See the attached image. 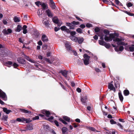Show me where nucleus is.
<instances>
[{
  "instance_id": "obj_1",
  "label": "nucleus",
  "mask_w": 134,
  "mask_h": 134,
  "mask_svg": "<svg viewBox=\"0 0 134 134\" xmlns=\"http://www.w3.org/2000/svg\"><path fill=\"white\" fill-rule=\"evenodd\" d=\"M119 36L118 34L114 33L110 34H105L104 36V40L106 41H111L113 39V41L114 42L113 44H112V46L115 47V50L118 51L116 47L118 45H122L125 46L127 44V43L122 42V39L121 38H117Z\"/></svg>"
},
{
  "instance_id": "obj_2",
  "label": "nucleus",
  "mask_w": 134,
  "mask_h": 134,
  "mask_svg": "<svg viewBox=\"0 0 134 134\" xmlns=\"http://www.w3.org/2000/svg\"><path fill=\"white\" fill-rule=\"evenodd\" d=\"M113 81H111L110 83H109L108 86V88L110 90L113 91L114 92L116 91V89L119 88V83L118 81L114 82V87L113 85Z\"/></svg>"
},
{
  "instance_id": "obj_3",
  "label": "nucleus",
  "mask_w": 134,
  "mask_h": 134,
  "mask_svg": "<svg viewBox=\"0 0 134 134\" xmlns=\"http://www.w3.org/2000/svg\"><path fill=\"white\" fill-rule=\"evenodd\" d=\"M60 29L62 31H65L68 34L70 33L71 35V36H74L76 33V32L74 31L70 32L69 29H68L66 26H64L61 27Z\"/></svg>"
},
{
  "instance_id": "obj_4",
  "label": "nucleus",
  "mask_w": 134,
  "mask_h": 134,
  "mask_svg": "<svg viewBox=\"0 0 134 134\" xmlns=\"http://www.w3.org/2000/svg\"><path fill=\"white\" fill-rule=\"evenodd\" d=\"M83 57L84 59H83V60L84 64L86 65H88L89 64V61L90 57L85 54L83 55Z\"/></svg>"
},
{
  "instance_id": "obj_5",
  "label": "nucleus",
  "mask_w": 134,
  "mask_h": 134,
  "mask_svg": "<svg viewBox=\"0 0 134 134\" xmlns=\"http://www.w3.org/2000/svg\"><path fill=\"white\" fill-rule=\"evenodd\" d=\"M52 20L54 23L57 24V25L60 27L62 25V23L61 21H60L58 18L56 17L53 18L52 19Z\"/></svg>"
},
{
  "instance_id": "obj_6",
  "label": "nucleus",
  "mask_w": 134,
  "mask_h": 134,
  "mask_svg": "<svg viewBox=\"0 0 134 134\" xmlns=\"http://www.w3.org/2000/svg\"><path fill=\"white\" fill-rule=\"evenodd\" d=\"M41 40L44 42H47L48 41V39L47 36L44 34H42Z\"/></svg>"
},
{
  "instance_id": "obj_7",
  "label": "nucleus",
  "mask_w": 134,
  "mask_h": 134,
  "mask_svg": "<svg viewBox=\"0 0 134 134\" xmlns=\"http://www.w3.org/2000/svg\"><path fill=\"white\" fill-rule=\"evenodd\" d=\"M125 49L128 51L133 52L134 51V44H132L131 46H129V48L126 47Z\"/></svg>"
},
{
  "instance_id": "obj_8",
  "label": "nucleus",
  "mask_w": 134,
  "mask_h": 134,
  "mask_svg": "<svg viewBox=\"0 0 134 134\" xmlns=\"http://www.w3.org/2000/svg\"><path fill=\"white\" fill-rule=\"evenodd\" d=\"M66 25L67 26L69 27L70 29H74V28L75 26V25L72 24V22L71 23H66Z\"/></svg>"
},
{
  "instance_id": "obj_9",
  "label": "nucleus",
  "mask_w": 134,
  "mask_h": 134,
  "mask_svg": "<svg viewBox=\"0 0 134 134\" xmlns=\"http://www.w3.org/2000/svg\"><path fill=\"white\" fill-rule=\"evenodd\" d=\"M68 72V71L66 70H62L60 71L59 72L61 73L65 78H67Z\"/></svg>"
},
{
  "instance_id": "obj_10",
  "label": "nucleus",
  "mask_w": 134,
  "mask_h": 134,
  "mask_svg": "<svg viewBox=\"0 0 134 134\" xmlns=\"http://www.w3.org/2000/svg\"><path fill=\"white\" fill-rule=\"evenodd\" d=\"M17 60L18 62L21 64H24L25 63V60L21 58H18L17 59Z\"/></svg>"
},
{
  "instance_id": "obj_11",
  "label": "nucleus",
  "mask_w": 134,
  "mask_h": 134,
  "mask_svg": "<svg viewBox=\"0 0 134 134\" xmlns=\"http://www.w3.org/2000/svg\"><path fill=\"white\" fill-rule=\"evenodd\" d=\"M65 46L68 50L71 51V48L69 43L68 42H66L65 43Z\"/></svg>"
},
{
  "instance_id": "obj_12",
  "label": "nucleus",
  "mask_w": 134,
  "mask_h": 134,
  "mask_svg": "<svg viewBox=\"0 0 134 134\" xmlns=\"http://www.w3.org/2000/svg\"><path fill=\"white\" fill-rule=\"evenodd\" d=\"M4 65L9 67H10L11 66H13V62L11 61H8L4 63Z\"/></svg>"
},
{
  "instance_id": "obj_13",
  "label": "nucleus",
  "mask_w": 134,
  "mask_h": 134,
  "mask_svg": "<svg viewBox=\"0 0 134 134\" xmlns=\"http://www.w3.org/2000/svg\"><path fill=\"white\" fill-rule=\"evenodd\" d=\"M70 38L72 41L76 42H77L78 37L74 36H70Z\"/></svg>"
},
{
  "instance_id": "obj_14",
  "label": "nucleus",
  "mask_w": 134,
  "mask_h": 134,
  "mask_svg": "<svg viewBox=\"0 0 134 134\" xmlns=\"http://www.w3.org/2000/svg\"><path fill=\"white\" fill-rule=\"evenodd\" d=\"M46 13L48 16L49 17H52L53 16L52 13L51 12L50 10L49 9H48L46 10Z\"/></svg>"
},
{
  "instance_id": "obj_15",
  "label": "nucleus",
  "mask_w": 134,
  "mask_h": 134,
  "mask_svg": "<svg viewBox=\"0 0 134 134\" xmlns=\"http://www.w3.org/2000/svg\"><path fill=\"white\" fill-rule=\"evenodd\" d=\"M63 134H67V131L68 129L65 127H63L62 129Z\"/></svg>"
},
{
  "instance_id": "obj_16",
  "label": "nucleus",
  "mask_w": 134,
  "mask_h": 134,
  "mask_svg": "<svg viewBox=\"0 0 134 134\" xmlns=\"http://www.w3.org/2000/svg\"><path fill=\"white\" fill-rule=\"evenodd\" d=\"M42 23L46 26H48L49 25V24L48 20L47 19H43L42 21Z\"/></svg>"
},
{
  "instance_id": "obj_17",
  "label": "nucleus",
  "mask_w": 134,
  "mask_h": 134,
  "mask_svg": "<svg viewBox=\"0 0 134 134\" xmlns=\"http://www.w3.org/2000/svg\"><path fill=\"white\" fill-rule=\"evenodd\" d=\"M84 41V39L82 37H78L77 42L79 44H81Z\"/></svg>"
},
{
  "instance_id": "obj_18",
  "label": "nucleus",
  "mask_w": 134,
  "mask_h": 134,
  "mask_svg": "<svg viewBox=\"0 0 134 134\" xmlns=\"http://www.w3.org/2000/svg\"><path fill=\"white\" fill-rule=\"evenodd\" d=\"M33 129V125L32 124L28 125L26 127V130H32Z\"/></svg>"
},
{
  "instance_id": "obj_19",
  "label": "nucleus",
  "mask_w": 134,
  "mask_h": 134,
  "mask_svg": "<svg viewBox=\"0 0 134 134\" xmlns=\"http://www.w3.org/2000/svg\"><path fill=\"white\" fill-rule=\"evenodd\" d=\"M24 56H25V58L27 59L28 61H29V62H31V63H35V61L34 60H32L31 59H30L29 57L27 56H26L25 55H24Z\"/></svg>"
},
{
  "instance_id": "obj_20",
  "label": "nucleus",
  "mask_w": 134,
  "mask_h": 134,
  "mask_svg": "<svg viewBox=\"0 0 134 134\" xmlns=\"http://www.w3.org/2000/svg\"><path fill=\"white\" fill-rule=\"evenodd\" d=\"M87 98L86 96H85L83 97H81V100L83 104H85L86 102Z\"/></svg>"
},
{
  "instance_id": "obj_21",
  "label": "nucleus",
  "mask_w": 134,
  "mask_h": 134,
  "mask_svg": "<svg viewBox=\"0 0 134 134\" xmlns=\"http://www.w3.org/2000/svg\"><path fill=\"white\" fill-rule=\"evenodd\" d=\"M3 111L5 112L7 114H9L11 111L9 110H8L7 108H3Z\"/></svg>"
},
{
  "instance_id": "obj_22",
  "label": "nucleus",
  "mask_w": 134,
  "mask_h": 134,
  "mask_svg": "<svg viewBox=\"0 0 134 134\" xmlns=\"http://www.w3.org/2000/svg\"><path fill=\"white\" fill-rule=\"evenodd\" d=\"M20 110L28 114H30L31 113V111L24 109H20Z\"/></svg>"
},
{
  "instance_id": "obj_23",
  "label": "nucleus",
  "mask_w": 134,
  "mask_h": 134,
  "mask_svg": "<svg viewBox=\"0 0 134 134\" xmlns=\"http://www.w3.org/2000/svg\"><path fill=\"white\" fill-rule=\"evenodd\" d=\"M22 27L21 25H18L17 26V28L15 31L16 32H19L21 30Z\"/></svg>"
},
{
  "instance_id": "obj_24",
  "label": "nucleus",
  "mask_w": 134,
  "mask_h": 134,
  "mask_svg": "<svg viewBox=\"0 0 134 134\" xmlns=\"http://www.w3.org/2000/svg\"><path fill=\"white\" fill-rule=\"evenodd\" d=\"M118 94L119 99L120 101L122 102L124 98L121 93H119Z\"/></svg>"
},
{
  "instance_id": "obj_25",
  "label": "nucleus",
  "mask_w": 134,
  "mask_h": 134,
  "mask_svg": "<svg viewBox=\"0 0 134 134\" xmlns=\"http://www.w3.org/2000/svg\"><path fill=\"white\" fill-rule=\"evenodd\" d=\"M51 7L53 9H55V6L54 2L49 3Z\"/></svg>"
},
{
  "instance_id": "obj_26",
  "label": "nucleus",
  "mask_w": 134,
  "mask_h": 134,
  "mask_svg": "<svg viewBox=\"0 0 134 134\" xmlns=\"http://www.w3.org/2000/svg\"><path fill=\"white\" fill-rule=\"evenodd\" d=\"M6 97V94L5 93H0V97L5 99Z\"/></svg>"
},
{
  "instance_id": "obj_27",
  "label": "nucleus",
  "mask_w": 134,
  "mask_h": 134,
  "mask_svg": "<svg viewBox=\"0 0 134 134\" xmlns=\"http://www.w3.org/2000/svg\"><path fill=\"white\" fill-rule=\"evenodd\" d=\"M14 20L15 22H19L20 21L19 18L16 16L14 17Z\"/></svg>"
},
{
  "instance_id": "obj_28",
  "label": "nucleus",
  "mask_w": 134,
  "mask_h": 134,
  "mask_svg": "<svg viewBox=\"0 0 134 134\" xmlns=\"http://www.w3.org/2000/svg\"><path fill=\"white\" fill-rule=\"evenodd\" d=\"M99 43L100 45L102 46H105L106 43L104 41L100 40L99 41Z\"/></svg>"
},
{
  "instance_id": "obj_29",
  "label": "nucleus",
  "mask_w": 134,
  "mask_h": 134,
  "mask_svg": "<svg viewBox=\"0 0 134 134\" xmlns=\"http://www.w3.org/2000/svg\"><path fill=\"white\" fill-rule=\"evenodd\" d=\"M63 118L64 120L67 121L69 122L70 119L69 117L66 116H63Z\"/></svg>"
},
{
  "instance_id": "obj_30",
  "label": "nucleus",
  "mask_w": 134,
  "mask_h": 134,
  "mask_svg": "<svg viewBox=\"0 0 134 134\" xmlns=\"http://www.w3.org/2000/svg\"><path fill=\"white\" fill-rule=\"evenodd\" d=\"M41 5L43 9H45L46 8V5L44 3H41Z\"/></svg>"
},
{
  "instance_id": "obj_31",
  "label": "nucleus",
  "mask_w": 134,
  "mask_h": 134,
  "mask_svg": "<svg viewBox=\"0 0 134 134\" xmlns=\"http://www.w3.org/2000/svg\"><path fill=\"white\" fill-rule=\"evenodd\" d=\"M76 31L78 33L81 34L82 33V30L80 28H78L76 30Z\"/></svg>"
},
{
  "instance_id": "obj_32",
  "label": "nucleus",
  "mask_w": 134,
  "mask_h": 134,
  "mask_svg": "<svg viewBox=\"0 0 134 134\" xmlns=\"http://www.w3.org/2000/svg\"><path fill=\"white\" fill-rule=\"evenodd\" d=\"M88 129L89 130H90L93 131H96L95 129L92 127H88Z\"/></svg>"
},
{
  "instance_id": "obj_33",
  "label": "nucleus",
  "mask_w": 134,
  "mask_h": 134,
  "mask_svg": "<svg viewBox=\"0 0 134 134\" xmlns=\"http://www.w3.org/2000/svg\"><path fill=\"white\" fill-rule=\"evenodd\" d=\"M127 5L128 7H130L132 6L133 4L131 3L130 2L127 4Z\"/></svg>"
},
{
  "instance_id": "obj_34",
  "label": "nucleus",
  "mask_w": 134,
  "mask_h": 134,
  "mask_svg": "<svg viewBox=\"0 0 134 134\" xmlns=\"http://www.w3.org/2000/svg\"><path fill=\"white\" fill-rule=\"evenodd\" d=\"M86 26L88 27H92V24L89 23H87L86 24Z\"/></svg>"
},
{
  "instance_id": "obj_35",
  "label": "nucleus",
  "mask_w": 134,
  "mask_h": 134,
  "mask_svg": "<svg viewBox=\"0 0 134 134\" xmlns=\"http://www.w3.org/2000/svg\"><path fill=\"white\" fill-rule=\"evenodd\" d=\"M72 24H73V25H77L79 24V22L73 21L72 22Z\"/></svg>"
},
{
  "instance_id": "obj_36",
  "label": "nucleus",
  "mask_w": 134,
  "mask_h": 134,
  "mask_svg": "<svg viewBox=\"0 0 134 134\" xmlns=\"http://www.w3.org/2000/svg\"><path fill=\"white\" fill-rule=\"evenodd\" d=\"M110 122L111 124H116V122L114 121L113 119L111 120L110 121Z\"/></svg>"
},
{
  "instance_id": "obj_37",
  "label": "nucleus",
  "mask_w": 134,
  "mask_h": 134,
  "mask_svg": "<svg viewBox=\"0 0 134 134\" xmlns=\"http://www.w3.org/2000/svg\"><path fill=\"white\" fill-rule=\"evenodd\" d=\"M41 3L39 1L36 2H35V4L37 6H39V5H41Z\"/></svg>"
},
{
  "instance_id": "obj_38",
  "label": "nucleus",
  "mask_w": 134,
  "mask_h": 134,
  "mask_svg": "<svg viewBox=\"0 0 134 134\" xmlns=\"http://www.w3.org/2000/svg\"><path fill=\"white\" fill-rule=\"evenodd\" d=\"M2 32L5 34H8V32H7V30L6 29L4 30Z\"/></svg>"
},
{
  "instance_id": "obj_39",
  "label": "nucleus",
  "mask_w": 134,
  "mask_h": 134,
  "mask_svg": "<svg viewBox=\"0 0 134 134\" xmlns=\"http://www.w3.org/2000/svg\"><path fill=\"white\" fill-rule=\"evenodd\" d=\"M13 65L14 66V68H16V67L19 66L18 65L15 63H14Z\"/></svg>"
},
{
  "instance_id": "obj_40",
  "label": "nucleus",
  "mask_w": 134,
  "mask_h": 134,
  "mask_svg": "<svg viewBox=\"0 0 134 134\" xmlns=\"http://www.w3.org/2000/svg\"><path fill=\"white\" fill-rule=\"evenodd\" d=\"M124 49V47L123 46H120L119 48V51H123Z\"/></svg>"
},
{
  "instance_id": "obj_41",
  "label": "nucleus",
  "mask_w": 134,
  "mask_h": 134,
  "mask_svg": "<svg viewBox=\"0 0 134 134\" xmlns=\"http://www.w3.org/2000/svg\"><path fill=\"white\" fill-rule=\"evenodd\" d=\"M25 121L26 122V123H27L31 121H32L30 120V119H25Z\"/></svg>"
},
{
  "instance_id": "obj_42",
  "label": "nucleus",
  "mask_w": 134,
  "mask_h": 134,
  "mask_svg": "<svg viewBox=\"0 0 134 134\" xmlns=\"http://www.w3.org/2000/svg\"><path fill=\"white\" fill-rule=\"evenodd\" d=\"M39 119V117L38 116H36L32 118V120H33L38 119Z\"/></svg>"
},
{
  "instance_id": "obj_43",
  "label": "nucleus",
  "mask_w": 134,
  "mask_h": 134,
  "mask_svg": "<svg viewBox=\"0 0 134 134\" xmlns=\"http://www.w3.org/2000/svg\"><path fill=\"white\" fill-rule=\"evenodd\" d=\"M100 30V29L98 27H96L94 29V31L95 32H98Z\"/></svg>"
},
{
  "instance_id": "obj_44",
  "label": "nucleus",
  "mask_w": 134,
  "mask_h": 134,
  "mask_svg": "<svg viewBox=\"0 0 134 134\" xmlns=\"http://www.w3.org/2000/svg\"><path fill=\"white\" fill-rule=\"evenodd\" d=\"M8 118V116L7 115H5L3 117V120H4L5 121H7V119Z\"/></svg>"
},
{
  "instance_id": "obj_45",
  "label": "nucleus",
  "mask_w": 134,
  "mask_h": 134,
  "mask_svg": "<svg viewBox=\"0 0 134 134\" xmlns=\"http://www.w3.org/2000/svg\"><path fill=\"white\" fill-rule=\"evenodd\" d=\"M45 113L47 117H48V115L50 114V113L49 111H45Z\"/></svg>"
},
{
  "instance_id": "obj_46",
  "label": "nucleus",
  "mask_w": 134,
  "mask_h": 134,
  "mask_svg": "<svg viewBox=\"0 0 134 134\" xmlns=\"http://www.w3.org/2000/svg\"><path fill=\"white\" fill-rule=\"evenodd\" d=\"M104 32L106 34H109V31L107 30H104Z\"/></svg>"
},
{
  "instance_id": "obj_47",
  "label": "nucleus",
  "mask_w": 134,
  "mask_h": 134,
  "mask_svg": "<svg viewBox=\"0 0 134 134\" xmlns=\"http://www.w3.org/2000/svg\"><path fill=\"white\" fill-rule=\"evenodd\" d=\"M45 60L50 64H51L52 63V62L48 59L46 58L45 59Z\"/></svg>"
},
{
  "instance_id": "obj_48",
  "label": "nucleus",
  "mask_w": 134,
  "mask_h": 134,
  "mask_svg": "<svg viewBox=\"0 0 134 134\" xmlns=\"http://www.w3.org/2000/svg\"><path fill=\"white\" fill-rule=\"evenodd\" d=\"M80 27L82 29H83L85 27V26L84 24H82L80 25Z\"/></svg>"
},
{
  "instance_id": "obj_49",
  "label": "nucleus",
  "mask_w": 134,
  "mask_h": 134,
  "mask_svg": "<svg viewBox=\"0 0 134 134\" xmlns=\"http://www.w3.org/2000/svg\"><path fill=\"white\" fill-rule=\"evenodd\" d=\"M60 28L59 27H55L54 28V30L55 32H57L59 30Z\"/></svg>"
},
{
  "instance_id": "obj_50",
  "label": "nucleus",
  "mask_w": 134,
  "mask_h": 134,
  "mask_svg": "<svg viewBox=\"0 0 134 134\" xmlns=\"http://www.w3.org/2000/svg\"><path fill=\"white\" fill-rule=\"evenodd\" d=\"M95 70L97 72H99L100 71V70L99 69L97 68H95Z\"/></svg>"
},
{
  "instance_id": "obj_51",
  "label": "nucleus",
  "mask_w": 134,
  "mask_h": 134,
  "mask_svg": "<svg viewBox=\"0 0 134 134\" xmlns=\"http://www.w3.org/2000/svg\"><path fill=\"white\" fill-rule=\"evenodd\" d=\"M106 48H108L110 46L109 44H107L105 43V45L104 46Z\"/></svg>"
},
{
  "instance_id": "obj_52",
  "label": "nucleus",
  "mask_w": 134,
  "mask_h": 134,
  "mask_svg": "<svg viewBox=\"0 0 134 134\" xmlns=\"http://www.w3.org/2000/svg\"><path fill=\"white\" fill-rule=\"evenodd\" d=\"M54 122L57 126H59V125L58 122L57 120H55L54 121Z\"/></svg>"
},
{
  "instance_id": "obj_53",
  "label": "nucleus",
  "mask_w": 134,
  "mask_h": 134,
  "mask_svg": "<svg viewBox=\"0 0 134 134\" xmlns=\"http://www.w3.org/2000/svg\"><path fill=\"white\" fill-rule=\"evenodd\" d=\"M38 44L40 46H41L42 45V42L40 40L38 42Z\"/></svg>"
},
{
  "instance_id": "obj_54",
  "label": "nucleus",
  "mask_w": 134,
  "mask_h": 134,
  "mask_svg": "<svg viewBox=\"0 0 134 134\" xmlns=\"http://www.w3.org/2000/svg\"><path fill=\"white\" fill-rule=\"evenodd\" d=\"M7 32H8V34L9 33H10L12 32V30L10 29H8L7 30Z\"/></svg>"
},
{
  "instance_id": "obj_55",
  "label": "nucleus",
  "mask_w": 134,
  "mask_h": 134,
  "mask_svg": "<svg viewBox=\"0 0 134 134\" xmlns=\"http://www.w3.org/2000/svg\"><path fill=\"white\" fill-rule=\"evenodd\" d=\"M76 18L79 21H82V19L79 18V17L77 16H75Z\"/></svg>"
},
{
  "instance_id": "obj_56",
  "label": "nucleus",
  "mask_w": 134,
  "mask_h": 134,
  "mask_svg": "<svg viewBox=\"0 0 134 134\" xmlns=\"http://www.w3.org/2000/svg\"><path fill=\"white\" fill-rule=\"evenodd\" d=\"M116 3V4L118 5L120 3L119 1L118 0H115Z\"/></svg>"
},
{
  "instance_id": "obj_57",
  "label": "nucleus",
  "mask_w": 134,
  "mask_h": 134,
  "mask_svg": "<svg viewBox=\"0 0 134 134\" xmlns=\"http://www.w3.org/2000/svg\"><path fill=\"white\" fill-rule=\"evenodd\" d=\"M93 38L96 40H97L98 39V36L96 35H95L93 37Z\"/></svg>"
},
{
  "instance_id": "obj_58",
  "label": "nucleus",
  "mask_w": 134,
  "mask_h": 134,
  "mask_svg": "<svg viewBox=\"0 0 134 134\" xmlns=\"http://www.w3.org/2000/svg\"><path fill=\"white\" fill-rule=\"evenodd\" d=\"M76 91L78 92H81V89L79 88H77L76 89Z\"/></svg>"
},
{
  "instance_id": "obj_59",
  "label": "nucleus",
  "mask_w": 134,
  "mask_h": 134,
  "mask_svg": "<svg viewBox=\"0 0 134 134\" xmlns=\"http://www.w3.org/2000/svg\"><path fill=\"white\" fill-rule=\"evenodd\" d=\"M120 127V128L121 129H122L123 126L121 124H119V123H118L117 124Z\"/></svg>"
},
{
  "instance_id": "obj_60",
  "label": "nucleus",
  "mask_w": 134,
  "mask_h": 134,
  "mask_svg": "<svg viewBox=\"0 0 134 134\" xmlns=\"http://www.w3.org/2000/svg\"><path fill=\"white\" fill-rule=\"evenodd\" d=\"M23 34H25L27 33V30L26 29L23 30Z\"/></svg>"
},
{
  "instance_id": "obj_61",
  "label": "nucleus",
  "mask_w": 134,
  "mask_h": 134,
  "mask_svg": "<svg viewBox=\"0 0 134 134\" xmlns=\"http://www.w3.org/2000/svg\"><path fill=\"white\" fill-rule=\"evenodd\" d=\"M107 117L108 118L111 119L113 118L111 115L110 114H109L108 115Z\"/></svg>"
},
{
  "instance_id": "obj_62",
  "label": "nucleus",
  "mask_w": 134,
  "mask_h": 134,
  "mask_svg": "<svg viewBox=\"0 0 134 134\" xmlns=\"http://www.w3.org/2000/svg\"><path fill=\"white\" fill-rule=\"evenodd\" d=\"M27 28V26L26 25H24L23 27V30H25Z\"/></svg>"
},
{
  "instance_id": "obj_63",
  "label": "nucleus",
  "mask_w": 134,
  "mask_h": 134,
  "mask_svg": "<svg viewBox=\"0 0 134 134\" xmlns=\"http://www.w3.org/2000/svg\"><path fill=\"white\" fill-rule=\"evenodd\" d=\"M51 53L50 52H48L47 53V56L48 57H49L51 55Z\"/></svg>"
},
{
  "instance_id": "obj_64",
  "label": "nucleus",
  "mask_w": 134,
  "mask_h": 134,
  "mask_svg": "<svg viewBox=\"0 0 134 134\" xmlns=\"http://www.w3.org/2000/svg\"><path fill=\"white\" fill-rule=\"evenodd\" d=\"M111 133L112 134H117L116 133H115V132L113 131H112V132H110L109 133L110 134H111Z\"/></svg>"
}]
</instances>
